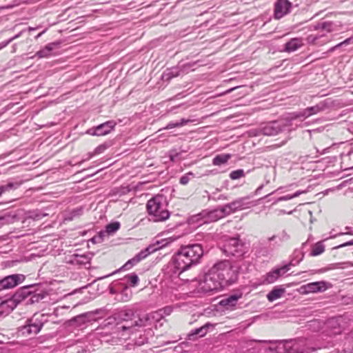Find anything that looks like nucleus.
I'll use <instances>...</instances> for the list:
<instances>
[{
	"mask_svg": "<svg viewBox=\"0 0 353 353\" xmlns=\"http://www.w3.org/2000/svg\"><path fill=\"white\" fill-rule=\"evenodd\" d=\"M203 254L201 245L192 244L182 247L168 266L171 276L179 277L192 265L197 263Z\"/></svg>",
	"mask_w": 353,
	"mask_h": 353,
	"instance_id": "obj_1",
	"label": "nucleus"
},
{
	"mask_svg": "<svg viewBox=\"0 0 353 353\" xmlns=\"http://www.w3.org/2000/svg\"><path fill=\"white\" fill-rule=\"evenodd\" d=\"M189 222L181 223L176 226V230H183V232H179L178 234L174 235V236L169 237L167 239H164L160 241H157L155 243L150 244L145 249L141 250L132 259L128 261L121 268V269L128 270L132 268L133 265H136L140 261L144 259L150 254L156 252L157 250L161 249L165 246H167L170 243L173 242L174 240L179 239L183 235L189 232L187 230V227Z\"/></svg>",
	"mask_w": 353,
	"mask_h": 353,
	"instance_id": "obj_2",
	"label": "nucleus"
},
{
	"mask_svg": "<svg viewBox=\"0 0 353 353\" xmlns=\"http://www.w3.org/2000/svg\"><path fill=\"white\" fill-rule=\"evenodd\" d=\"M254 205V201H250L249 196L241 197L224 205L221 209H216L208 212V219L205 221H219L223 218L225 214H230L236 210H245Z\"/></svg>",
	"mask_w": 353,
	"mask_h": 353,
	"instance_id": "obj_3",
	"label": "nucleus"
},
{
	"mask_svg": "<svg viewBox=\"0 0 353 353\" xmlns=\"http://www.w3.org/2000/svg\"><path fill=\"white\" fill-rule=\"evenodd\" d=\"M167 205L166 198L163 195L157 194L148 201L146 208L148 214L157 218L154 221H165L170 216Z\"/></svg>",
	"mask_w": 353,
	"mask_h": 353,
	"instance_id": "obj_4",
	"label": "nucleus"
},
{
	"mask_svg": "<svg viewBox=\"0 0 353 353\" xmlns=\"http://www.w3.org/2000/svg\"><path fill=\"white\" fill-rule=\"evenodd\" d=\"M210 269L224 286L230 284L236 278V272L228 261H220Z\"/></svg>",
	"mask_w": 353,
	"mask_h": 353,
	"instance_id": "obj_5",
	"label": "nucleus"
},
{
	"mask_svg": "<svg viewBox=\"0 0 353 353\" xmlns=\"http://www.w3.org/2000/svg\"><path fill=\"white\" fill-rule=\"evenodd\" d=\"M215 273L210 269L199 283L200 289L204 292H217L222 290L224 285L215 276Z\"/></svg>",
	"mask_w": 353,
	"mask_h": 353,
	"instance_id": "obj_6",
	"label": "nucleus"
},
{
	"mask_svg": "<svg viewBox=\"0 0 353 353\" xmlns=\"http://www.w3.org/2000/svg\"><path fill=\"white\" fill-rule=\"evenodd\" d=\"M329 105L328 99L321 101L314 106L308 107L299 112L292 114L289 121L292 122L294 119L301 118L305 119L312 115L325 111L329 108Z\"/></svg>",
	"mask_w": 353,
	"mask_h": 353,
	"instance_id": "obj_7",
	"label": "nucleus"
},
{
	"mask_svg": "<svg viewBox=\"0 0 353 353\" xmlns=\"http://www.w3.org/2000/svg\"><path fill=\"white\" fill-rule=\"evenodd\" d=\"M244 243L238 238H230L223 245V252L228 254L241 256L245 252Z\"/></svg>",
	"mask_w": 353,
	"mask_h": 353,
	"instance_id": "obj_8",
	"label": "nucleus"
},
{
	"mask_svg": "<svg viewBox=\"0 0 353 353\" xmlns=\"http://www.w3.org/2000/svg\"><path fill=\"white\" fill-rule=\"evenodd\" d=\"M290 117L288 118L285 122L283 121H274L266 124L261 128V132L264 135L274 136L277 134L279 132L284 130L285 128L292 125V122H290Z\"/></svg>",
	"mask_w": 353,
	"mask_h": 353,
	"instance_id": "obj_9",
	"label": "nucleus"
},
{
	"mask_svg": "<svg viewBox=\"0 0 353 353\" xmlns=\"http://www.w3.org/2000/svg\"><path fill=\"white\" fill-rule=\"evenodd\" d=\"M45 321V314H35L29 320V323L23 327V333L37 334L41 330Z\"/></svg>",
	"mask_w": 353,
	"mask_h": 353,
	"instance_id": "obj_10",
	"label": "nucleus"
},
{
	"mask_svg": "<svg viewBox=\"0 0 353 353\" xmlns=\"http://www.w3.org/2000/svg\"><path fill=\"white\" fill-rule=\"evenodd\" d=\"M116 123L114 121H108L105 123L98 125L97 126L89 128L86 131V134L92 136H104L114 129Z\"/></svg>",
	"mask_w": 353,
	"mask_h": 353,
	"instance_id": "obj_11",
	"label": "nucleus"
},
{
	"mask_svg": "<svg viewBox=\"0 0 353 353\" xmlns=\"http://www.w3.org/2000/svg\"><path fill=\"white\" fill-rule=\"evenodd\" d=\"M119 227L120 224L119 222L110 223L106 225L105 230L100 231L97 235L92 238L91 241L94 243H100L104 240L105 237L112 234L116 231H117Z\"/></svg>",
	"mask_w": 353,
	"mask_h": 353,
	"instance_id": "obj_12",
	"label": "nucleus"
},
{
	"mask_svg": "<svg viewBox=\"0 0 353 353\" xmlns=\"http://www.w3.org/2000/svg\"><path fill=\"white\" fill-rule=\"evenodd\" d=\"M292 3L288 0H277L274 5V17L279 19L290 12Z\"/></svg>",
	"mask_w": 353,
	"mask_h": 353,
	"instance_id": "obj_13",
	"label": "nucleus"
},
{
	"mask_svg": "<svg viewBox=\"0 0 353 353\" xmlns=\"http://www.w3.org/2000/svg\"><path fill=\"white\" fill-rule=\"evenodd\" d=\"M25 279L23 274H12L1 279L3 289H10L14 288L21 283Z\"/></svg>",
	"mask_w": 353,
	"mask_h": 353,
	"instance_id": "obj_14",
	"label": "nucleus"
},
{
	"mask_svg": "<svg viewBox=\"0 0 353 353\" xmlns=\"http://www.w3.org/2000/svg\"><path fill=\"white\" fill-rule=\"evenodd\" d=\"M329 288L328 283L325 281H317L307 283L302 286L301 289L303 290L305 293H315L322 292L325 291Z\"/></svg>",
	"mask_w": 353,
	"mask_h": 353,
	"instance_id": "obj_15",
	"label": "nucleus"
},
{
	"mask_svg": "<svg viewBox=\"0 0 353 353\" xmlns=\"http://www.w3.org/2000/svg\"><path fill=\"white\" fill-rule=\"evenodd\" d=\"M260 343H277V345L275 347H269L268 351L270 353H288V343L287 340L284 341H257Z\"/></svg>",
	"mask_w": 353,
	"mask_h": 353,
	"instance_id": "obj_16",
	"label": "nucleus"
},
{
	"mask_svg": "<svg viewBox=\"0 0 353 353\" xmlns=\"http://www.w3.org/2000/svg\"><path fill=\"white\" fill-rule=\"evenodd\" d=\"M191 67V64H185L180 69L178 67L167 69L162 76V79L165 81H170L174 77L179 76L182 71H188Z\"/></svg>",
	"mask_w": 353,
	"mask_h": 353,
	"instance_id": "obj_17",
	"label": "nucleus"
},
{
	"mask_svg": "<svg viewBox=\"0 0 353 353\" xmlns=\"http://www.w3.org/2000/svg\"><path fill=\"white\" fill-rule=\"evenodd\" d=\"M290 265H285L280 268L276 269L266 274L264 283L267 284L272 283L282 274L290 270Z\"/></svg>",
	"mask_w": 353,
	"mask_h": 353,
	"instance_id": "obj_18",
	"label": "nucleus"
},
{
	"mask_svg": "<svg viewBox=\"0 0 353 353\" xmlns=\"http://www.w3.org/2000/svg\"><path fill=\"white\" fill-rule=\"evenodd\" d=\"M288 343V353H304L305 341L303 339L287 340Z\"/></svg>",
	"mask_w": 353,
	"mask_h": 353,
	"instance_id": "obj_19",
	"label": "nucleus"
},
{
	"mask_svg": "<svg viewBox=\"0 0 353 353\" xmlns=\"http://www.w3.org/2000/svg\"><path fill=\"white\" fill-rule=\"evenodd\" d=\"M60 41L52 42L47 44L43 48L37 52L35 56L39 58H46L51 55L52 52L59 47Z\"/></svg>",
	"mask_w": 353,
	"mask_h": 353,
	"instance_id": "obj_20",
	"label": "nucleus"
},
{
	"mask_svg": "<svg viewBox=\"0 0 353 353\" xmlns=\"http://www.w3.org/2000/svg\"><path fill=\"white\" fill-rule=\"evenodd\" d=\"M303 45L302 38H293L285 44V50L288 52H292L297 50Z\"/></svg>",
	"mask_w": 353,
	"mask_h": 353,
	"instance_id": "obj_21",
	"label": "nucleus"
},
{
	"mask_svg": "<svg viewBox=\"0 0 353 353\" xmlns=\"http://www.w3.org/2000/svg\"><path fill=\"white\" fill-rule=\"evenodd\" d=\"M241 294L230 295L228 297L223 299L219 302V304L221 306L225 307L227 309L232 308L236 305L238 300L241 299Z\"/></svg>",
	"mask_w": 353,
	"mask_h": 353,
	"instance_id": "obj_22",
	"label": "nucleus"
},
{
	"mask_svg": "<svg viewBox=\"0 0 353 353\" xmlns=\"http://www.w3.org/2000/svg\"><path fill=\"white\" fill-rule=\"evenodd\" d=\"M325 34H310L307 37L306 41L309 44H315V45H323L328 41L327 39H325Z\"/></svg>",
	"mask_w": 353,
	"mask_h": 353,
	"instance_id": "obj_23",
	"label": "nucleus"
},
{
	"mask_svg": "<svg viewBox=\"0 0 353 353\" xmlns=\"http://www.w3.org/2000/svg\"><path fill=\"white\" fill-rule=\"evenodd\" d=\"M285 292V290L281 285L273 288L267 295L269 301L272 302L281 298Z\"/></svg>",
	"mask_w": 353,
	"mask_h": 353,
	"instance_id": "obj_24",
	"label": "nucleus"
},
{
	"mask_svg": "<svg viewBox=\"0 0 353 353\" xmlns=\"http://www.w3.org/2000/svg\"><path fill=\"white\" fill-rule=\"evenodd\" d=\"M211 325L210 323H206L203 326H201L199 328H196L195 330H193L188 334V339L189 340H194L196 339V336L199 335V337L204 336L208 332V328Z\"/></svg>",
	"mask_w": 353,
	"mask_h": 353,
	"instance_id": "obj_25",
	"label": "nucleus"
},
{
	"mask_svg": "<svg viewBox=\"0 0 353 353\" xmlns=\"http://www.w3.org/2000/svg\"><path fill=\"white\" fill-rule=\"evenodd\" d=\"M115 316L116 319L123 321H128L131 320L134 316V312L131 309L125 308L119 311L117 314H115Z\"/></svg>",
	"mask_w": 353,
	"mask_h": 353,
	"instance_id": "obj_26",
	"label": "nucleus"
},
{
	"mask_svg": "<svg viewBox=\"0 0 353 353\" xmlns=\"http://www.w3.org/2000/svg\"><path fill=\"white\" fill-rule=\"evenodd\" d=\"M335 26L332 21H322L314 26V30L331 32L335 30Z\"/></svg>",
	"mask_w": 353,
	"mask_h": 353,
	"instance_id": "obj_27",
	"label": "nucleus"
},
{
	"mask_svg": "<svg viewBox=\"0 0 353 353\" xmlns=\"http://www.w3.org/2000/svg\"><path fill=\"white\" fill-rule=\"evenodd\" d=\"M230 154H221L216 155L212 160V164L214 165H221L226 163L228 160L231 158Z\"/></svg>",
	"mask_w": 353,
	"mask_h": 353,
	"instance_id": "obj_28",
	"label": "nucleus"
},
{
	"mask_svg": "<svg viewBox=\"0 0 353 353\" xmlns=\"http://www.w3.org/2000/svg\"><path fill=\"white\" fill-rule=\"evenodd\" d=\"M325 250V246L321 242H319L316 243L312 250L311 255L312 256H318L322 254Z\"/></svg>",
	"mask_w": 353,
	"mask_h": 353,
	"instance_id": "obj_29",
	"label": "nucleus"
},
{
	"mask_svg": "<svg viewBox=\"0 0 353 353\" xmlns=\"http://www.w3.org/2000/svg\"><path fill=\"white\" fill-rule=\"evenodd\" d=\"M305 192H306V191H305V190L304 191L298 190V191H296V192H294L292 194H288V195H285V196H283L279 197L275 201V203H277V202H279V201H287V200L292 199L297 197V196H300L301 194H302L303 193H305Z\"/></svg>",
	"mask_w": 353,
	"mask_h": 353,
	"instance_id": "obj_30",
	"label": "nucleus"
},
{
	"mask_svg": "<svg viewBox=\"0 0 353 353\" xmlns=\"http://www.w3.org/2000/svg\"><path fill=\"white\" fill-rule=\"evenodd\" d=\"M353 43V37H349L344 40L343 41L341 42L340 43L336 45L335 46L330 48L327 51V52H332L334 51L335 50L338 49L339 48L346 46L349 44Z\"/></svg>",
	"mask_w": 353,
	"mask_h": 353,
	"instance_id": "obj_31",
	"label": "nucleus"
},
{
	"mask_svg": "<svg viewBox=\"0 0 353 353\" xmlns=\"http://www.w3.org/2000/svg\"><path fill=\"white\" fill-rule=\"evenodd\" d=\"M244 176H245V172H244L243 170H242V169L234 170V171L231 172L230 174V177L232 180L239 179L241 177H243Z\"/></svg>",
	"mask_w": 353,
	"mask_h": 353,
	"instance_id": "obj_32",
	"label": "nucleus"
},
{
	"mask_svg": "<svg viewBox=\"0 0 353 353\" xmlns=\"http://www.w3.org/2000/svg\"><path fill=\"white\" fill-rule=\"evenodd\" d=\"M20 296H21V294L19 293H17L13 296L12 299L6 301V303H8V305L12 307V309H13L14 307H16L17 303L20 301V299H19Z\"/></svg>",
	"mask_w": 353,
	"mask_h": 353,
	"instance_id": "obj_33",
	"label": "nucleus"
},
{
	"mask_svg": "<svg viewBox=\"0 0 353 353\" xmlns=\"http://www.w3.org/2000/svg\"><path fill=\"white\" fill-rule=\"evenodd\" d=\"M20 185L19 183H12L10 182L6 185H1L2 189L4 192L7 191H10V190H15Z\"/></svg>",
	"mask_w": 353,
	"mask_h": 353,
	"instance_id": "obj_34",
	"label": "nucleus"
},
{
	"mask_svg": "<svg viewBox=\"0 0 353 353\" xmlns=\"http://www.w3.org/2000/svg\"><path fill=\"white\" fill-rule=\"evenodd\" d=\"M110 146V143H108V142L101 144L95 148L94 153L97 154L103 153Z\"/></svg>",
	"mask_w": 353,
	"mask_h": 353,
	"instance_id": "obj_35",
	"label": "nucleus"
},
{
	"mask_svg": "<svg viewBox=\"0 0 353 353\" xmlns=\"http://www.w3.org/2000/svg\"><path fill=\"white\" fill-rule=\"evenodd\" d=\"M194 176V174L188 172L180 178V183L182 185H186L190 181V179Z\"/></svg>",
	"mask_w": 353,
	"mask_h": 353,
	"instance_id": "obj_36",
	"label": "nucleus"
},
{
	"mask_svg": "<svg viewBox=\"0 0 353 353\" xmlns=\"http://www.w3.org/2000/svg\"><path fill=\"white\" fill-rule=\"evenodd\" d=\"M128 281L132 284V285L134 286L137 284L139 281L138 276L135 274H132L126 276Z\"/></svg>",
	"mask_w": 353,
	"mask_h": 353,
	"instance_id": "obj_37",
	"label": "nucleus"
},
{
	"mask_svg": "<svg viewBox=\"0 0 353 353\" xmlns=\"http://www.w3.org/2000/svg\"><path fill=\"white\" fill-rule=\"evenodd\" d=\"M141 326V324L139 323L138 321H135L134 324H132V325H123L122 326V330L125 331V330H131L133 326Z\"/></svg>",
	"mask_w": 353,
	"mask_h": 353,
	"instance_id": "obj_38",
	"label": "nucleus"
},
{
	"mask_svg": "<svg viewBox=\"0 0 353 353\" xmlns=\"http://www.w3.org/2000/svg\"><path fill=\"white\" fill-rule=\"evenodd\" d=\"M191 120L186 119H181L179 121H177L179 127H181L183 125H186L187 123H190Z\"/></svg>",
	"mask_w": 353,
	"mask_h": 353,
	"instance_id": "obj_39",
	"label": "nucleus"
},
{
	"mask_svg": "<svg viewBox=\"0 0 353 353\" xmlns=\"http://www.w3.org/2000/svg\"><path fill=\"white\" fill-rule=\"evenodd\" d=\"M178 127H179V125H178V123L177 122H170L165 126V129L168 130V129H172V128H178Z\"/></svg>",
	"mask_w": 353,
	"mask_h": 353,
	"instance_id": "obj_40",
	"label": "nucleus"
},
{
	"mask_svg": "<svg viewBox=\"0 0 353 353\" xmlns=\"http://www.w3.org/2000/svg\"><path fill=\"white\" fill-rule=\"evenodd\" d=\"M163 311L165 315H170L172 312V308L171 307H166Z\"/></svg>",
	"mask_w": 353,
	"mask_h": 353,
	"instance_id": "obj_41",
	"label": "nucleus"
},
{
	"mask_svg": "<svg viewBox=\"0 0 353 353\" xmlns=\"http://www.w3.org/2000/svg\"><path fill=\"white\" fill-rule=\"evenodd\" d=\"M353 245V241H347V242H346V243H343V244H341V245H340L337 246L336 248H339L345 247V246H346V245Z\"/></svg>",
	"mask_w": 353,
	"mask_h": 353,
	"instance_id": "obj_42",
	"label": "nucleus"
},
{
	"mask_svg": "<svg viewBox=\"0 0 353 353\" xmlns=\"http://www.w3.org/2000/svg\"><path fill=\"white\" fill-rule=\"evenodd\" d=\"M9 44V41H5L1 43H0V50L3 49L6 46H7Z\"/></svg>",
	"mask_w": 353,
	"mask_h": 353,
	"instance_id": "obj_43",
	"label": "nucleus"
},
{
	"mask_svg": "<svg viewBox=\"0 0 353 353\" xmlns=\"http://www.w3.org/2000/svg\"><path fill=\"white\" fill-rule=\"evenodd\" d=\"M21 32H19V34H16L15 36H14L13 37L10 38V39L7 40L8 41H9V43H11L13 40L17 39L18 37H19V36L21 35Z\"/></svg>",
	"mask_w": 353,
	"mask_h": 353,
	"instance_id": "obj_44",
	"label": "nucleus"
},
{
	"mask_svg": "<svg viewBox=\"0 0 353 353\" xmlns=\"http://www.w3.org/2000/svg\"><path fill=\"white\" fill-rule=\"evenodd\" d=\"M6 216H7V213H6V214H5V215H4V216H1V217H0V221H8V220L6 219Z\"/></svg>",
	"mask_w": 353,
	"mask_h": 353,
	"instance_id": "obj_45",
	"label": "nucleus"
},
{
	"mask_svg": "<svg viewBox=\"0 0 353 353\" xmlns=\"http://www.w3.org/2000/svg\"><path fill=\"white\" fill-rule=\"evenodd\" d=\"M263 185H261V186H259V187L256 189V193L257 194V193L259 192V191L261 189H262V188H263Z\"/></svg>",
	"mask_w": 353,
	"mask_h": 353,
	"instance_id": "obj_46",
	"label": "nucleus"
},
{
	"mask_svg": "<svg viewBox=\"0 0 353 353\" xmlns=\"http://www.w3.org/2000/svg\"><path fill=\"white\" fill-rule=\"evenodd\" d=\"M4 192L3 190L2 189L1 186H0V196L1 194Z\"/></svg>",
	"mask_w": 353,
	"mask_h": 353,
	"instance_id": "obj_47",
	"label": "nucleus"
},
{
	"mask_svg": "<svg viewBox=\"0 0 353 353\" xmlns=\"http://www.w3.org/2000/svg\"><path fill=\"white\" fill-rule=\"evenodd\" d=\"M43 32H45V30H44V31H43L42 32L39 33V34L36 37V39H38L39 37H41V35Z\"/></svg>",
	"mask_w": 353,
	"mask_h": 353,
	"instance_id": "obj_48",
	"label": "nucleus"
},
{
	"mask_svg": "<svg viewBox=\"0 0 353 353\" xmlns=\"http://www.w3.org/2000/svg\"><path fill=\"white\" fill-rule=\"evenodd\" d=\"M84 316H85V315L82 314V315L78 316L77 317H76V319H81V318H83Z\"/></svg>",
	"mask_w": 353,
	"mask_h": 353,
	"instance_id": "obj_49",
	"label": "nucleus"
},
{
	"mask_svg": "<svg viewBox=\"0 0 353 353\" xmlns=\"http://www.w3.org/2000/svg\"><path fill=\"white\" fill-rule=\"evenodd\" d=\"M3 290V285L1 284V281L0 280V290Z\"/></svg>",
	"mask_w": 353,
	"mask_h": 353,
	"instance_id": "obj_50",
	"label": "nucleus"
},
{
	"mask_svg": "<svg viewBox=\"0 0 353 353\" xmlns=\"http://www.w3.org/2000/svg\"><path fill=\"white\" fill-rule=\"evenodd\" d=\"M344 234V233H343V232L339 233V234ZM345 234H351V233H350V232H345Z\"/></svg>",
	"mask_w": 353,
	"mask_h": 353,
	"instance_id": "obj_51",
	"label": "nucleus"
},
{
	"mask_svg": "<svg viewBox=\"0 0 353 353\" xmlns=\"http://www.w3.org/2000/svg\"><path fill=\"white\" fill-rule=\"evenodd\" d=\"M274 239V236H272L271 238L269 239V241H272V239Z\"/></svg>",
	"mask_w": 353,
	"mask_h": 353,
	"instance_id": "obj_52",
	"label": "nucleus"
},
{
	"mask_svg": "<svg viewBox=\"0 0 353 353\" xmlns=\"http://www.w3.org/2000/svg\"><path fill=\"white\" fill-rule=\"evenodd\" d=\"M332 322H334V320H331V321H330V323H332Z\"/></svg>",
	"mask_w": 353,
	"mask_h": 353,
	"instance_id": "obj_53",
	"label": "nucleus"
},
{
	"mask_svg": "<svg viewBox=\"0 0 353 353\" xmlns=\"http://www.w3.org/2000/svg\"><path fill=\"white\" fill-rule=\"evenodd\" d=\"M8 216H11V214L8 215ZM12 216L14 217V214H12Z\"/></svg>",
	"mask_w": 353,
	"mask_h": 353,
	"instance_id": "obj_54",
	"label": "nucleus"
}]
</instances>
